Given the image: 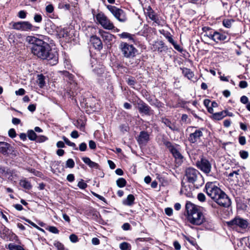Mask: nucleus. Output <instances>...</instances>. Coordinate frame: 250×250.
<instances>
[{
  "label": "nucleus",
  "mask_w": 250,
  "mask_h": 250,
  "mask_svg": "<svg viewBox=\"0 0 250 250\" xmlns=\"http://www.w3.org/2000/svg\"><path fill=\"white\" fill-rule=\"evenodd\" d=\"M34 20L36 22L40 23L42 22V18L40 14H36L34 17Z\"/></svg>",
  "instance_id": "8fccbe9b"
},
{
  "label": "nucleus",
  "mask_w": 250,
  "mask_h": 250,
  "mask_svg": "<svg viewBox=\"0 0 250 250\" xmlns=\"http://www.w3.org/2000/svg\"><path fill=\"white\" fill-rule=\"evenodd\" d=\"M99 33L103 40V41L106 43L112 41L113 35L108 32H105L103 30H100Z\"/></svg>",
  "instance_id": "5701e85b"
},
{
  "label": "nucleus",
  "mask_w": 250,
  "mask_h": 250,
  "mask_svg": "<svg viewBox=\"0 0 250 250\" xmlns=\"http://www.w3.org/2000/svg\"><path fill=\"white\" fill-rule=\"evenodd\" d=\"M248 101H249L248 98L246 96H242L240 98V102L243 104H246L249 103Z\"/></svg>",
  "instance_id": "680f3d73"
},
{
  "label": "nucleus",
  "mask_w": 250,
  "mask_h": 250,
  "mask_svg": "<svg viewBox=\"0 0 250 250\" xmlns=\"http://www.w3.org/2000/svg\"><path fill=\"white\" fill-rule=\"evenodd\" d=\"M8 249L9 250H25L22 246L14 243H10L8 246Z\"/></svg>",
  "instance_id": "7c9ffc66"
},
{
  "label": "nucleus",
  "mask_w": 250,
  "mask_h": 250,
  "mask_svg": "<svg viewBox=\"0 0 250 250\" xmlns=\"http://www.w3.org/2000/svg\"><path fill=\"white\" fill-rule=\"evenodd\" d=\"M38 83L41 88L44 86L45 84L44 77L42 74L38 76Z\"/></svg>",
  "instance_id": "72a5a7b5"
},
{
  "label": "nucleus",
  "mask_w": 250,
  "mask_h": 250,
  "mask_svg": "<svg viewBox=\"0 0 250 250\" xmlns=\"http://www.w3.org/2000/svg\"><path fill=\"white\" fill-rule=\"evenodd\" d=\"M54 8L52 4H49L45 7V11L46 13L51 14L54 12Z\"/></svg>",
  "instance_id": "09e8293b"
},
{
  "label": "nucleus",
  "mask_w": 250,
  "mask_h": 250,
  "mask_svg": "<svg viewBox=\"0 0 250 250\" xmlns=\"http://www.w3.org/2000/svg\"><path fill=\"white\" fill-rule=\"evenodd\" d=\"M150 104L151 105L155 106L158 108L163 107L164 105L163 103L158 101L157 99H155L154 101L150 102Z\"/></svg>",
  "instance_id": "f704fd0d"
},
{
  "label": "nucleus",
  "mask_w": 250,
  "mask_h": 250,
  "mask_svg": "<svg viewBox=\"0 0 250 250\" xmlns=\"http://www.w3.org/2000/svg\"><path fill=\"white\" fill-rule=\"evenodd\" d=\"M27 136L29 139L31 141H36L37 137V134L35 131L32 130L28 131Z\"/></svg>",
  "instance_id": "473e14b6"
},
{
  "label": "nucleus",
  "mask_w": 250,
  "mask_h": 250,
  "mask_svg": "<svg viewBox=\"0 0 250 250\" xmlns=\"http://www.w3.org/2000/svg\"><path fill=\"white\" fill-rule=\"evenodd\" d=\"M116 184L118 187L122 188L125 186L126 181L124 178H120L116 181Z\"/></svg>",
  "instance_id": "e433bc0d"
},
{
  "label": "nucleus",
  "mask_w": 250,
  "mask_h": 250,
  "mask_svg": "<svg viewBox=\"0 0 250 250\" xmlns=\"http://www.w3.org/2000/svg\"><path fill=\"white\" fill-rule=\"evenodd\" d=\"M228 38V35L227 34L224 33H221L220 32V40L225 41L226 40H229Z\"/></svg>",
  "instance_id": "e2e57ef3"
},
{
  "label": "nucleus",
  "mask_w": 250,
  "mask_h": 250,
  "mask_svg": "<svg viewBox=\"0 0 250 250\" xmlns=\"http://www.w3.org/2000/svg\"><path fill=\"white\" fill-rule=\"evenodd\" d=\"M226 223L229 227L236 226L243 229H246L249 225L247 220L239 217H236L230 221L227 222Z\"/></svg>",
  "instance_id": "9b49d317"
},
{
  "label": "nucleus",
  "mask_w": 250,
  "mask_h": 250,
  "mask_svg": "<svg viewBox=\"0 0 250 250\" xmlns=\"http://www.w3.org/2000/svg\"><path fill=\"white\" fill-rule=\"evenodd\" d=\"M119 36L122 39H128L129 41H131L135 42L134 35H132L127 32H123L122 34H119Z\"/></svg>",
  "instance_id": "c85d7f7f"
},
{
  "label": "nucleus",
  "mask_w": 250,
  "mask_h": 250,
  "mask_svg": "<svg viewBox=\"0 0 250 250\" xmlns=\"http://www.w3.org/2000/svg\"><path fill=\"white\" fill-rule=\"evenodd\" d=\"M134 196L132 194H129L126 199L124 201L123 204L126 206H131L134 204Z\"/></svg>",
  "instance_id": "cd10ccee"
},
{
  "label": "nucleus",
  "mask_w": 250,
  "mask_h": 250,
  "mask_svg": "<svg viewBox=\"0 0 250 250\" xmlns=\"http://www.w3.org/2000/svg\"><path fill=\"white\" fill-rule=\"evenodd\" d=\"M126 82L128 85L131 86L132 87H133L136 83V81L135 78L133 77L128 78L127 79H126Z\"/></svg>",
  "instance_id": "c03bdc74"
},
{
  "label": "nucleus",
  "mask_w": 250,
  "mask_h": 250,
  "mask_svg": "<svg viewBox=\"0 0 250 250\" xmlns=\"http://www.w3.org/2000/svg\"><path fill=\"white\" fill-rule=\"evenodd\" d=\"M89 146L91 149H94L96 147V145L94 141L90 140L89 142Z\"/></svg>",
  "instance_id": "774afa93"
},
{
  "label": "nucleus",
  "mask_w": 250,
  "mask_h": 250,
  "mask_svg": "<svg viewBox=\"0 0 250 250\" xmlns=\"http://www.w3.org/2000/svg\"><path fill=\"white\" fill-rule=\"evenodd\" d=\"M182 73L185 77L189 80H191L194 76L193 72L190 69L187 68H184L182 69Z\"/></svg>",
  "instance_id": "a878e982"
},
{
  "label": "nucleus",
  "mask_w": 250,
  "mask_h": 250,
  "mask_svg": "<svg viewBox=\"0 0 250 250\" xmlns=\"http://www.w3.org/2000/svg\"><path fill=\"white\" fill-rule=\"evenodd\" d=\"M106 8L119 21L121 22L126 21L127 18L125 12L123 10L111 5H107Z\"/></svg>",
  "instance_id": "0eeeda50"
},
{
  "label": "nucleus",
  "mask_w": 250,
  "mask_h": 250,
  "mask_svg": "<svg viewBox=\"0 0 250 250\" xmlns=\"http://www.w3.org/2000/svg\"><path fill=\"white\" fill-rule=\"evenodd\" d=\"M239 86L241 88H245L248 86V83L246 81H242L240 82Z\"/></svg>",
  "instance_id": "0e129e2a"
},
{
  "label": "nucleus",
  "mask_w": 250,
  "mask_h": 250,
  "mask_svg": "<svg viewBox=\"0 0 250 250\" xmlns=\"http://www.w3.org/2000/svg\"><path fill=\"white\" fill-rule=\"evenodd\" d=\"M62 139L67 145L72 147L75 150H78V148L76 147V144L70 141L69 139L65 136L62 137Z\"/></svg>",
  "instance_id": "c9c22d12"
},
{
  "label": "nucleus",
  "mask_w": 250,
  "mask_h": 250,
  "mask_svg": "<svg viewBox=\"0 0 250 250\" xmlns=\"http://www.w3.org/2000/svg\"><path fill=\"white\" fill-rule=\"evenodd\" d=\"M211 36V39L216 42H218L219 41V33L217 32H215L213 35H210Z\"/></svg>",
  "instance_id": "3c124183"
},
{
  "label": "nucleus",
  "mask_w": 250,
  "mask_h": 250,
  "mask_svg": "<svg viewBox=\"0 0 250 250\" xmlns=\"http://www.w3.org/2000/svg\"><path fill=\"white\" fill-rule=\"evenodd\" d=\"M6 175L9 176L8 179L10 180H13V179L15 177H17V174L16 171L15 170L10 169L9 168L8 169Z\"/></svg>",
  "instance_id": "2f4dec72"
},
{
  "label": "nucleus",
  "mask_w": 250,
  "mask_h": 250,
  "mask_svg": "<svg viewBox=\"0 0 250 250\" xmlns=\"http://www.w3.org/2000/svg\"><path fill=\"white\" fill-rule=\"evenodd\" d=\"M131 226L128 223H124L122 226V228L125 230H128L130 229Z\"/></svg>",
  "instance_id": "69168bd1"
},
{
  "label": "nucleus",
  "mask_w": 250,
  "mask_h": 250,
  "mask_svg": "<svg viewBox=\"0 0 250 250\" xmlns=\"http://www.w3.org/2000/svg\"><path fill=\"white\" fill-rule=\"evenodd\" d=\"M196 166L198 168L205 173H209L210 171L211 165L207 159H201L200 161L196 162Z\"/></svg>",
  "instance_id": "ddd939ff"
},
{
  "label": "nucleus",
  "mask_w": 250,
  "mask_h": 250,
  "mask_svg": "<svg viewBox=\"0 0 250 250\" xmlns=\"http://www.w3.org/2000/svg\"><path fill=\"white\" fill-rule=\"evenodd\" d=\"M47 229L52 233L58 234L59 233L58 229L54 226H49Z\"/></svg>",
  "instance_id": "de8ad7c7"
},
{
  "label": "nucleus",
  "mask_w": 250,
  "mask_h": 250,
  "mask_svg": "<svg viewBox=\"0 0 250 250\" xmlns=\"http://www.w3.org/2000/svg\"><path fill=\"white\" fill-rule=\"evenodd\" d=\"M120 248L121 250H130L131 246L127 242H123L120 244Z\"/></svg>",
  "instance_id": "58836bf2"
},
{
  "label": "nucleus",
  "mask_w": 250,
  "mask_h": 250,
  "mask_svg": "<svg viewBox=\"0 0 250 250\" xmlns=\"http://www.w3.org/2000/svg\"><path fill=\"white\" fill-rule=\"evenodd\" d=\"M210 101L208 99H205L204 101V104L205 106L208 108V112L212 113L214 110L212 107H210Z\"/></svg>",
  "instance_id": "4c0bfd02"
},
{
  "label": "nucleus",
  "mask_w": 250,
  "mask_h": 250,
  "mask_svg": "<svg viewBox=\"0 0 250 250\" xmlns=\"http://www.w3.org/2000/svg\"><path fill=\"white\" fill-rule=\"evenodd\" d=\"M162 122L172 131H178L179 129L175 125V122H172L167 118H162Z\"/></svg>",
  "instance_id": "412c9836"
},
{
  "label": "nucleus",
  "mask_w": 250,
  "mask_h": 250,
  "mask_svg": "<svg viewBox=\"0 0 250 250\" xmlns=\"http://www.w3.org/2000/svg\"><path fill=\"white\" fill-rule=\"evenodd\" d=\"M203 136V133L200 130H196L194 132L189 134L188 140L191 143H195L197 142Z\"/></svg>",
  "instance_id": "a211bd4d"
},
{
  "label": "nucleus",
  "mask_w": 250,
  "mask_h": 250,
  "mask_svg": "<svg viewBox=\"0 0 250 250\" xmlns=\"http://www.w3.org/2000/svg\"><path fill=\"white\" fill-rule=\"evenodd\" d=\"M19 184L21 187L26 189L29 190L32 188L31 183L25 178L21 180Z\"/></svg>",
  "instance_id": "bb28decb"
},
{
  "label": "nucleus",
  "mask_w": 250,
  "mask_h": 250,
  "mask_svg": "<svg viewBox=\"0 0 250 250\" xmlns=\"http://www.w3.org/2000/svg\"><path fill=\"white\" fill-rule=\"evenodd\" d=\"M220 206L229 208L231 205V200L228 196L220 189Z\"/></svg>",
  "instance_id": "2eb2a0df"
},
{
  "label": "nucleus",
  "mask_w": 250,
  "mask_h": 250,
  "mask_svg": "<svg viewBox=\"0 0 250 250\" xmlns=\"http://www.w3.org/2000/svg\"><path fill=\"white\" fill-rule=\"evenodd\" d=\"M8 135L12 138H13L16 136V133L14 129L11 128L8 131Z\"/></svg>",
  "instance_id": "6e6d98bb"
},
{
  "label": "nucleus",
  "mask_w": 250,
  "mask_h": 250,
  "mask_svg": "<svg viewBox=\"0 0 250 250\" xmlns=\"http://www.w3.org/2000/svg\"><path fill=\"white\" fill-rule=\"evenodd\" d=\"M48 140V138L47 137L43 136V135H40V136H37V139H36V142L41 143L45 142Z\"/></svg>",
  "instance_id": "37998d69"
},
{
  "label": "nucleus",
  "mask_w": 250,
  "mask_h": 250,
  "mask_svg": "<svg viewBox=\"0 0 250 250\" xmlns=\"http://www.w3.org/2000/svg\"><path fill=\"white\" fill-rule=\"evenodd\" d=\"M185 176L188 182L198 188L204 184V180L200 173L196 169L188 167L186 170Z\"/></svg>",
  "instance_id": "7ed1b4c3"
},
{
  "label": "nucleus",
  "mask_w": 250,
  "mask_h": 250,
  "mask_svg": "<svg viewBox=\"0 0 250 250\" xmlns=\"http://www.w3.org/2000/svg\"><path fill=\"white\" fill-rule=\"evenodd\" d=\"M193 188L190 185L185 184L182 182V187L180 190V193L182 194H184L188 197H192V190Z\"/></svg>",
  "instance_id": "dca6fc26"
},
{
  "label": "nucleus",
  "mask_w": 250,
  "mask_h": 250,
  "mask_svg": "<svg viewBox=\"0 0 250 250\" xmlns=\"http://www.w3.org/2000/svg\"><path fill=\"white\" fill-rule=\"evenodd\" d=\"M66 179L70 182H72L75 180V176L73 174H69L67 176Z\"/></svg>",
  "instance_id": "338daca9"
},
{
  "label": "nucleus",
  "mask_w": 250,
  "mask_h": 250,
  "mask_svg": "<svg viewBox=\"0 0 250 250\" xmlns=\"http://www.w3.org/2000/svg\"><path fill=\"white\" fill-rule=\"evenodd\" d=\"M59 27L56 26L54 23L50 21L47 23L46 27L47 32L50 35L56 34L58 30Z\"/></svg>",
  "instance_id": "4be33fe9"
},
{
  "label": "nucleus",
  "mask_w": 250,
  "mask_h": 250,
  "mask_svg": "<svg viewBox=\"0 0 250 250\" xmlns=\"http://www.w3.org/2000/svg\"><path fill=\"white\" fill-rule=\"evenodd\" d=\"M166 37L170 43H171L172 44H174L175 42L173 39L172 36L170 35V33H168L167 35L166 36Z\"/></svg>",
  "instance_id": "13d9d810"
},
{
  "label": "nucleus",
  "mask_w": 250,
  "mask_h": 250,
  "mask_svg": "<svg viewBox=\"0 0 250 250\" xmlns=\"http://www.w3.org/2000/svg\"><path fill=\"white\" fill-rule=\"evenodd\" d=\"M165 144L172 153L175 160L179 163L182 162L184 157L180 151L179 146L172 145L170 142H167Z\"/></svg>",
  "instance_id": "1a4fd4ad"
},
{
  "label": "nucleus",
  "mask_w": 250,
  "mask_h": 250,
  "mask_svg": "<svg viewBox=\"0 0 250 250\" xmlns=\"http://www.w3.org/2000/svg\"><path fill=\"white\" fill-rule=\"evenodd\" d=\"M78 187L81 189H84L87 188V185L83 179H81L78 183Z\"/></svg>",
  "instance_id": "49530a36"
},
{
  "label": "nucleus",
  "mask_w": 250,
  "mask_h": 250,
  "mask_svg": "<svg viewBox=\"0 0 250 250\" xmlns=\"http://www.w3.org/2000/svg\"><path fill=\"white\" fill-rule=\"evenodd\" d=\"M87 149V145L85 143H82L79 145V150L81 151H84Z\"/></svg>",
  "instance_id": "4d7b16f0"
},
{
  "label": "nucleus",
  "mask_w": 250,
  "mask_h": 250,
  "mask_svg": "<svg viewBox=\"0 0 250 250\" xmlns=\"http://www.w3.org/2000/svg\"><path fill=\"white\" fill-rule=\"evenodd\" d=\"M56 35L59 38H65L68 36V32L67 29L59 27Z\"/></svg>",
  "instance_id": "393cba45"
},
{
  "label": "nucleus",
  "mask_w": 250,
  "mask_h": 250,
  "mask_svg": "<svg viewBox=\"0 0 250 250\" xmlns=\"http://www.w3.org/2000/svg\"><path fill=\"white\" fill-rule=\"evenodd\" d=\"M186 210L188 214V220L191 224L199 226L205 221V219L201 207L190 202H187L186 204Z\"/></svg>",
  "instance_id": "f03ea898"
},
{
  "label": "nucleus",
  "mask_w": 250,
  "mask_h": 250,
  "mask_svg": "<svg viewBox=\"0 0 250 250\" xmlns=\"http://www.w3.org/2000/svg\"><path fill=\"white\" fill-rule=\"evenodd\" d=\"M70 240L73 243H76L78 241V236L74 234H72L69 236Z\"/></svg>",
  "instance_id": "5fc2aeb1"
},
{
  "label": "nucleus",
  "mask_w": 250,
  "mask_h": 250,
  "mask_svg": "<svg viewBox=\"0 0 250 250\" xmlns=\"http://www.w3.org/2000/svg\"><path fill=\"white\" fill-rule=\"evenodd\" d=\"M239 143L241 145H245L246 143V138L244 136H239Z\"/></svg>",
  "instance_id": "052dcab7"
},
{
  "label": "nucleus",
  "mask_w": 250,
  "mask_h": 250,
  "mask_svg": "<svg viewBox=\"0 0 250 250\" xmlns=\"http://www.w3.org/2000/svg\"><path fill=\"white\" fill-rule=\"evenodd\" d=\"M146 13L147 16L157 25L163 26L166 24L165 21L159 18L150 6H148L146 9Z\"/></svg>",
  "instance_id": "9d476101"
},
{
  "label": "nucleus",
  "mask_w": 250,
  "mask_h": 250,
  "mask_svg": "<svg viewBox=\"0 0 250 250\" xmlns=\"http://www.w3.org/2000/svg\"><path fill=\"white\" fill-rule=\"evenodd\" d=\"M138 109L141 114L150 115L152 111L151 107L142 100H139L138 103Z\"/></svg>",
  "instance_id": "4468645a"
},
{
  "label": "nucleus",
  "mask_w": 250,
  "mask_h": 250,
  "mask_svg": "<svg viewBox=\"0 0 250 250\" xmlns=\"http://www.w3.org/2000/svg\"><path fill=\"white\" fill-rule=\"evenodd\" d=\"M0 153L4 155H16L14 147L5 142H0Z\"/></svg>",
  "instance_id": "f8f14e48"
},
{
  "label": "nucleus",
  "mask_w": 250,
  "mask_h": 250,
  "mask_svg": "<svg viewBox=\"0 0 250 250\" xmlns=\"http://www.w3.org/2000/svg\"><path fill=\"white\" fill-rule=\"evenodd\" d=\"M233 20L231 19H225L223 21V25L226 28H230L231 26V23Z\"/></svg>",
  "instance_id": "a19ab883"
},
{
  "label": "nucleus",
  "mask_w": 250,
  "mask_h": 250,
  "mask_svg": "<svg viewBox=\"0 0 250 250\" xmlns=\"http://www.w3.org/2000/svg\"><path fill=\"white\" fill-rule=\"evenodd\" d=\"M197 199L200 202H204L206 200V196L203 193H199L197 195Z\"/></svg>",
  "instance_id": "864d4df0"
},
{
  "label": "nucleus",
  "mask_w": 250,
  "mask_h": 250,
  "mask_svg": "<svg viewBox=\"0 0 250 250\" xmlns=\"http://www.w3.org/2000/svg\"><path fill=\"white\" fill-rule=\"evenodd\" d=\"M27 40L33 44L31 50L34 55L39 59L46 60L51 65L58 63V53L47 42L33 36H28Z\"/></svg>",
  "instance_id": "f257e3e1"
},
{
  "label": "nucleus",
  "mask_w": 250,
  "mask_h": 250,
  "mask_svg": "<svg viewBox=\"0 0 250 250\" xmlns=\"http://www.w3.org/2000/svg\"><path fill=\"white\" fill-rule=\"evenodd\" d=\"M54 245L57 248L58 250H67L64 248L63 245L59 241L55 242Z\"/></svg>",
  "instance_id": "79ce46f5"
},
{
  "label": "nucleus",
  "mask_w": 250,
  "mask_h": 250,
  "mask_svg": "<svg viewBox=\"0 0 250 250\" xmlns=\"http://www.w3.org/2000/svg\"><path fill=\"white\" fill-rule=\"evenodd\" d=\"M149 140V135L145 131H141L137 140L139 145H145Z\"/></svg>",
  "instance_id": "f3484780"
},
{
  "label": "nucleus",
  "mask_w": 250,
  "mask_h": 250,
  "mask_svg": "<svg viewBox=\"0 0 250 250\" xmlns=\"http://www.w3.org/2000/svg\"><path fill=\"white\" fill-rule=\"evenodd\" d=\"M74 166L75 162L72 159L70 158L66 161L65 165L66 167L72 168L74 167Z\"/></svg>",
  "instance_id": "ea45409f"
},
{
  "label": "nucleus",
  "mask_w": 250,
  "mask_h": 250,
  "mask_svg": "<svg viewBox=\"0 0 250 250\" xmlns=\"http://www.w3.org/2000/svg\"><path fill=\"white\" fill-rule=\"evenodd\" d=\"M165 213L166 214L169 216H170L172 215V213H173V210L171 208H165Z\"/></svg>",
  "instance_id": "bf43d9fd"
},
{
  "label": "nucleus",
  "mask_w": 250,
  "mask_h": 250,
  "mask_svg": "<svg viewBox=\"0 0 250 250\" xmlns=\"http://www.w3.org/2000/svg\"><path fill=\"white\" fill-rule=\"evenodd\" d=\"M152 49L154 51H158L161 53L165 49H167V48L163 41H157L155 42L152 45Z\"/></svg>",
  "instance_id": "aec40b11"
},
{
  "label": "nucleus",
  "mask_w": 250,
  "mask_h": 250,
  "mask_svg": "<svg viewBox=\"0 0 250 250\" xmlns=\"http://www.w3.org/2000/svg\"><path fill=\"white\" fill-rule=\"evenodd\" d=\"M206 192L212 199L210 204L213 208L217 209L219 206V188L213 183H208L206 185Z\"/></svg>",
  "instance_id": "20e7f679"
},
{
  "label": "nucleus",
  "mask_w": 250,
  "mask_h": 250,
  "mask_svg": "<svg viewBox=\"0 0 250 250\" xmlns=\"http://www.w3.org/2000/svg\"><path fill=\"white\" fill-rule=\"evenodd\" d=\"M9 25L12 29L21 31H29L33 28L32 24L27 21H13Z\"/></svg>",
  "instance_id": "6e6552de"
},
{
  "label": "nucleus",
  "mask_w": 250,
  "mask_h": 250,
  "mask_svg": "<svg viewBox=\"0 0 250 250\" xmlns=\"http://www.w3.org/2000/svg\"><path fill=\"white\" fill-rule=\"evenodd\" d=\"M220 213H221V216L224 218L229 216L230 211L229 210V208H224L220 206Z\"/></svg>",
  "instance_id": "c756f323"
},
{
  "label": "nucleus",
  "mask_w": 250,
  "mask_h": 250,
  "mask_svg": "<svg viewBox=\"0 0 250 250\" xmlns=\"http://www.w3.org/2000/svg\"><path fill=\"white\" fill-rule=\"evenodd\" d=\"M104 67L100 64H97L93 69V72L97 75L98 77H101L104 72Z\"/></svg>",
  "instance_id": "b1692460"
},
{
  "label": "nucleus",
  "mask_w": 250,
  "mask_h": 250,
  "mask_svg": "<svg viewBox=\"0 0 250 250\" xmlns=\"http://www.w3.org/2000/svg\"><path fill=\"white\" fill-rule=\"evenodd\" d=\"M239 155L241 158L243 159H246L249 157V153L246 150H240L239 151Z\"/></svg>",
  "instance_id": "a18cd8bd"
},
{
  "label": "nucleus",
  "mask_w": 250,
  "mask_h": 250,
  "mask_svg": "<svg viewBox=\"0 0 250 250\" xmlns=\"http://www.w3.org/2000/svg\"><path fill=\"white\" fill-rule=\"evenodd\" d=\"M122 54L126 58H133L137 53V49L132 45L127 42H121L119 47Z\"/></svg>",
  "instance_id": "423d86ee"
},
{
  "label": "nucleus",
  "mask_w": 250,
  "mask_h": 250,
  "mask_svg": "<svg viewBox=\"0 0 250 250\" xmlns=\"http://www.w3.org/2000/svg\"><path fill=\"white\" fill-rule=\"evenodd\" d=\"M92 13L94 19H96L97 23L100 24L104 29L107 30L114 29L115 26L113 22L103 12L100 11L96 14L95 11L93 10Z\"/></svg>",
  "instance_id": "39448f33"
},
{
  "label": "nucleus",
  "mask_w": 250,
  "mask_h": 250,
  "mask_svg": "<svg viewBox=\"0 0 250 250\" xmlns=\"http://www.w3.org/2000/svg\"><path fill=\"white\" fill-rule=\"evenodd\" d=\"M90 42L95 49L99 50L103 48V44L101 39L96 36H92L90 38Z\"/></svg>",
  "instance_id": "6ab92c4d"
},
{
  "label": "nucleus",
  "mask_w": 250,
  "mask_h": 250,
  "mask_svg": "<svg viewBox=\"0 0 250 250\" xmlns=\"http://www.w3.org/2000/svg\"><path fill=\"white\" fill-rule=\"evenodd\" d=\"M27 13L24 10H21L19 12L18 16L21 19H25L26 17Z\"/></svg>",
  "instance_id": "603ef678"
}]
</instances>
